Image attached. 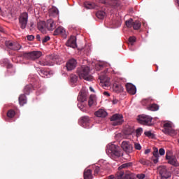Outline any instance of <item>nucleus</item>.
I'll list each match as a JSON object with an SVG mask.
<instances>
[{
    "mask_svg": "<svg viewBox=\"0 0 179 179\" xmlns=\"http://www.w3.org/2000/svg\"><path fill=\"white\" fill-rule=\"evenodd\" d=\"M45 26L48 31H53L56 28V23L53 20H48L47 22H45Z\"/></svg>",
    "mask_w": 179,
    "mask_h": 179,
    "instance_id": "nucleus-16",
    "label": "nucleus"
},
{
    "mask_svg": "<svg viewBox=\"0 0 179 179\" xmlns=\"http://www.w3.org/2000/svg\"><path fill=\"white\" fill-rule=\"evenodd\" d=\"M94 8V4H91L90 3H88V4H85V8L87 9H93Z\"/></svg>",
    "mask_w": 179,
    "mask_h": 179,
    "instance_id": "nucleus-46",
    "label": "nucleus"
},
{
    "mask_svg": "<svg viewBox=\"0 0 179 179\" xmlns=\"http://www.w3.org/2000/svg\"><path fill=\"white\" fill-rule=\"evenodd\" d=\"M124 175V171H119L115 174V179H135L134 176L131 173Z\"/></svg>",
    "mask_w": 179,
    "mask_h": 179,
    "instance_id": "nucleus-9",
    "label": "nucleus"
},
{
    "mask_svg": "<svg viewBox=\"0 0 179 179\" xmlns=\"http://www.w3.org/2000/svg\"><path fill=\"white\" fill-rule=\"evenodd\" d=\"M166 159L168 160V163L175 167H178L179 163L177 161L176 156L172 155L171 151H167L166 153Z\"/></svg>",
    "mask_w": 179,
    "mask_h": 179,
    "instance_id": "nucleus-7",
    "label": "nucleus"
},
{
    "mask_svg": "<svg viewBox=\"0 0 179 179\" xmlns=\"http://www.w3.org/2000/svg\"><path fill=\"white\" fill-rule=\"evenodd\" d=\"M110 120L113 127L122 125L124 122L123 115L118 113L114 114L110 117Z\"/></svg>",
    "mask_w": 179,
    "mask_h": 179,
    "instance_id": "nucleus-3",
    "label": "nucleus"
},
{
    "mask_svg": "<svg viewBox=\"0 0 179 179\" xmlns=\"http://www.w3.org/2000/svg\"><path fill=\"white\" fill-rule=\"evenodd\" d=\"M90 122V118L88 116H83L80 120V125L86 128L87 125Z\"/></svg>",
    "mask_w": 179,
    "mask_h": 179,
    "instance_id": "nucleus-17",
    "label": "nucleus"
},
{
    "mask_svg": "<svg viewBox=\"0 0 179 179\" xmlns=\"http://www.w3.org/2000/svg\"><path fill=\"white\" fill-rule=\"evenodd\" d=\"M126 89L129 94L134 95L136 93V87L135 85L128 83L126 85Z\"/></svg>",
    "mask_w": 179,
    "mask_h": 179,
    "instance_id": "nucleus-15",
    "label": "nucleus"
},
{
    "mask_svg": "<svg viewBox=\"0 0 179 179\" xmlns=\"http://www.w3.org/2000/svg\"><path fill=\"white\" fill-rule=\"evenodd\" d=\"M64 62V60L58 55H55V64H61Z\"/></svg>",
    "mask_w": 179,
    "mask_h": 179,
    "instance_id": "nucleus-42",
    "label": "nucleus"
},
{
    "mask_svg": "<svg viewBox=\"0 0 179 179\" xmlns=\"http://www.w3.org/2000/svg\"><path fill=\"white\" fill-rule=\"evenodd\" d=\"M92 171L91 169L84 170V179H92Z\"/></svg>",
    "mask_w": 179,
    "mask_h": 179,
    "instance_id": "nucleus-26",
    "label": "nucleus"
},
{
    "mask_svg": "<svg viewBox=\"0 0 179 179\" xmlns=\"http://www.w3.org/2000/svg\"><path fill=\"white\" fill-rule=\"evenodd\" d=\"M148 99H143V100H142V101H141V104H142L143 106H146V105L148 104Z\"/></svg>",
    "mask_w": 179,
    "mask_h": 179,
    "instance_id": "nucleus-52",
    "label": "nucleus"
},
{
    "mask_svg": "<svg viewBox=\"0 0 179 179\" xmlns=\"http://www.w3.org/2000/svg\"><path fill=\"white\" fill-rule=\"evenodd\" d=\"M95 101H96L95 95L91 94V96H90V99H88V106H90V107H92V106L94 104Z\"/></svg>",
    "mask_w": 179,
    "mask_h": 179,
    "instance_id": "nucleus-32",
    "label": "nucleus"
},
{
    "mask_svg": "<svg viewBox=\"0 0 179 179\" xmlns=\"http://www.w3.org/2000/svg\"><path fill=\"white\" fill-rule=\"evenodd\" d=\"M70 78H71V82L72 83H76L78 80V76L76 75L73 74L70 76Z\"/></svg>",
    "mask_w": 179,
    "mask_h": 179,
    "instance_id": "nucleus-43",
    "label": "nucleus"
},
{
    "mask_svg": "<svg viewBox=\"0 0 179 179\" xmlns=\"http://www.w3.org/2000/svg\"><path fill=\"white\" fill-rule=\"evenodd\" d=\"M53 75L52 71H41V76L45 78H50Z\"/></svg>",
    "mask_w": 179,
    "mask_h": 179,
    "instance_id": "nucleus-28",
    "label": "nucleus"
},
{
    "mask_svg": "<svg viewBox=\"0 0 179 179\" xmlns=\"http://www.w3.org/2000/svg\"><path fill=\"white\" fill-rule=\"evenodd\" d=\"M54 36H58V35H61L64 37L66 36V30L62 27H59L55 31L53 34Z\"/></svg>",
    "mask_w": 179,
    "mask_h": 179,
    "instance_id": "nucleus-18",
    "label": "nucleus"
},
{
    "mask_svg": "<svg viewBox=\"0 0 179 179\" xmlns=\"http://www.w3.org/2000/svg\"><path fill=\"white\" fill-rule=\"evenodd\" d=\"M96 117L106 118L108 116V113L103 109H99L95 113Z\"/></svg>",
    "mask_w": 179,
    "mask_h": 179,
    "instance_id": "nucleus-20",
    "label": "nucleus"
},
{
    "mask_svg": "<svg viewBox=\"0 0 179 179\" xmlns=\"http://www.w3.org/2000/svg\"><path fill=\"white\" fill-rule=\"evenodd\" d=\"M106 152L111 158H119L122 156L120 148L115 144H110L106 146Z\"/></svg>",
    "mask_w": 179,
    "mask_h": 179,
    "instance_id": "nucleus-1",
    "label": "nucleus"
},
{
    "mask_svg": "<svg viewBox=\"0 0 179 179\" xmlns=\"http://www.w3.org/2000/svg\"><path fill=\"white\" fill-rule=\"evenodd\" d=\"M159 150L158 148H155L153 151V157H152V160L153 161L154 164H157L159 162Z\"/></svg>",
    "mask_w": 179,
    "mask_h": 179,
    "instance_id": "nucleus-21",
    "label": "nucleus"
},
{
    "mask_svg": "<svg viewBox=\"0 0 179 179\" xmlns=\"http://www.w3.org/2000/svg\"><path fill=\"white\" fill-rule=\"evenodd\" d=\"M140 163L143 165H148V162L147 160L143 159H141L140 160Z\"/></svg>",
    "mask_w": 179,
    "mask_h": 179,
    "instance_id": "nucleus-51",
    "label": "nucleus"
},
{
    "mask_svg": "<svg viewBox=\"0 0 179 179\" xmlns=\"http://www.w3.org/2000/svg\"><path fill=\"white\" fill-rule=\"evenodd\" d=\"M108 179H114V176H109Z\"/></svg>",
    "mask_w": 179,
    "mask_h": 179,
    "instance_id": "nucleus-59",
    "label": "nucleus"
},
{
    "mask_svg": "<svg viewBox=\"0 0 179 179\" xmlns=\"http://www.w3.org/2000/svg\"><path fill=\"white\" fill-rule=\"evenodd\" d=\"M134 22L133 18H129L125 22V25L127 28H131L134 26Z\"/></svg>",
    "mask_w": 179,
    "mask_h": 179,
    "instance_id": "nucleus-35",
    "label": "nucleus"
},
{
    "mask_svg": "<svg viewBox=\"0 0 179 179\" xmlns=\"http://www.w3.org/2000/svg\"><path fill=\"white\" fill-rule=\"evenodd\" d=\"M99 82L101 83V86H102L104 89H106V87L110 86V83L106 80V75L99 76Z\"/></svg>",
    "mask_w": 179,
    "mask_h": 179,
    "instance_id": "nucleus-13",
    "label": "nucleus"
},
{
    "mask_svg": "<svg viewBox=\"0 0 179 179\" xmlns=\"http://www.w3.org/2000/svg\"><path fill=\"white\" fill-rule=\"evenodd\" d=\"M141 27V22L139 21H135L133 24V28L135 30H138Z\"/></svg>",
    "mask_w": 179,
    "mask_h": 179,
    "instance_id": "nucleus-38",
    "label": "nucleus"
},
{
    "mask_svg": "<svg viewBox=\"0 0 179 179\" xmlns=\"http://www.w3.org/2000/svg\"><path fill=\"white\" fill-rule=\"evenodd\" d=\"M121 148L127 153H131L133 152V145L129 141H122L121 143Z\"/></svg>",
    "mask_w": 179,
    "mask_h": 179,
    "instance_id": "nucleus-10",
    "label": "nucleus"
},
{
    "mask_svg": "<svg viewBox=\"0 0 179 179\" xmlns=\"http://www.w3.org/2000/svg\"><path fill=\"white\" fill-rule=\"evenodd\" d=\"M159 108V106L156 103L150 104L148 107V110H149L150 111H157Z\"/></svg>",
    "mask_w": 179,
    "mask_h": 179,
    "instance_id": "nucleus-31",
    "label": "nucleus"
},
{
    "mask_svg": "<svg viewBox=\"0 0 179 179\" xmlns=\"http://www.w3.org/2000/svg\"><path fill=\"white\" fill-rule=\"evenodd\" d=\"M106 17L105 11L99 10L96 13V17L98 19L103 20Z\"/></svg>",
    "mask_w": 179,
    "mask_h": 179,
    "instance_id": "nucleus-34",
    "label": "nucleus"
},
{
    "mask_svg": "<svg viewBox=\"0 0 179 179\" xmlns=\"http://www.w3.org/2000/svg\"><path fill=\"white\" fill-rule=\"evenodd\" d=\"M118 1L119 0H110V1L113 2L112 6H117L118 5ZM99 2H101V3H106V0H99Z\"/></svg>",
    "mask_w": 179,
    "mask_h": 179,
    "instance_id": "nucleus-40",
    "label": "nucleus"
},
{
    "mask_svg": "<svg viewBox=\"0 0 179 179\" xmlns=\"http://www.w3.org/2000/svg\"><path fill=\"white\" fill-rule=\"evenodd\" d=\"M19 103L20 106H24L27 103V98L24 94H21L19 97Z\"/></svg>",
    "mask_w": 179,
    "mask_h": 179,
    "instance_id": "nucleus-30",
    "label": "nucleus"
},
{
    "mask_svg": "<svg viewBox=\"0 0 179 179\" xmlns=\"http://www.w3.org/2000/svg\"><path fill=\"white\" fill-rule=\"evenodd\" d=\"M134 148H135V149L137 150H141V145L140 143H136L134 144Z\"/></svg>",
    "mask_w": 179,
    "mask_h": 179,
    "instance_id": "nucleus-48",
    "label": "nucleus"
},
{
    "mask_svg": "<svg viewBox=\"0 0 179 179\" xmlns=\"http://www.w3.org/2000/svg\"><path fill=\"white\" fill-rule=\"evenodd\" d=\"M162 132L170 136H175L177 133L175 129H173L172 124L169 122H166L164 124V129H162Z\"/></svg>",
    "mask_w": 179,
    "mask_h": 179,
    "instance_id": "nucleus-5",
    "label": "nucleus"
},
{
    "mask_svg": "<svg viewBox=\"0 0 179 179\" xmlns=\"http://www.w3.org/2000/svg\"><path fill=\"white\" fill-rule=\"evenodd\" d=\"M15 115V112L12 109L9 110L7 113V117L10 119L13 118Z\"/></svg>",
    "mask_w": 179,
    "mask_h": 179,
    "instance_id": "nucleus-41",
    "label": "nucleus"
},
{
    "mask_svg": "<svg viewBox=\"0 0 179 179\" xmlns=\"http://www.w3.org/2000/svg\"><path fill=\"white\" fill-rule=\"evenodd\" d=\"M87 92L85 90H82L80 93V95L78 97V101H80L81 103H84V101H87Z\"/></svg>",
    "mask_w": 179,
    "mask_h": 179,
    "instance_id": "nucleus-23",
    "label": "nucleus"
},
{
    "mask_svg": "<svg viewBox=\"0 0 179 179\" xmlns=\"http://www.w3.org/2000/svg\"><path fill=\"white\" fill-rule=\"evenodd\" d=\"M50 15L52 16H57L59 15V10L56 7H52L50 11Z\"/></svg>",
    "mask_w": 179,
    "mask_h": 179,
    "instance_id": "nucleus-36",
    "label": "nucleus"
},
{
    "mask_svg": "<svg viewBox=\"0 0 179 179\" xmlns=\"http://www.w3.org/2000/svg\"><path fill=\"white\" fill-rule=\"evenodd\" d=\"M103 94H104L105 96H107V97H109V96H110V94H109L108 92H103Z\"/></svg>",
    "mask_w": 179,
    "mask_h": 179,
    "instance_id": "nucleus-57",
    "label": "nucleus"
},
{
    "mask_svg": "<svg viewBox=\"0 0 179 179\" xmlns=\"http://www.w3.org/2000/svg\"><path fill=\"white\" fill-rule=\"evenodd\" d=\"M127 164H122L120 167H119V169H125V168H127Z\"/></svg>",
    "mask_w": 179,
    "mask_h": 179,
    "instance_id": "nucleus-54",
    "label": "nucleus"
},
{
    "mask_svg": "<svg viewBox=\"0 0 179 179\" xmlns=\"http://www.w3.org/2000/svg\"><path fill=\"white\" fill-rule=\"evenodd\" d=\"M117 103H118V100L117 99H113V104H117Z\"/></svg>",
    "mask_w": 179,
    "mask_h": 179,
    "instance_id": "nucleus-56",
    "label": "nucleus"
},
{
    "mask_svg": "<svg viewBox=\"0 0 179 179\" xmlns=\"http://www.w3.org/2000/svg\"><path fill=\"white\" fill-rule=\"evenodd\" d=\"M77 62L74 59H70L66 64V69L69 71L73 70L76 67Z\"/></svg>",
    "mask_w": 179,
    "mask_h": 179,
    "instance_id": "nucleus-14",
    "label": "nucleus"
},
{
    "mask_svg": "<svg viewBox=\"0 0 179 179\" xmlns=\"http://www.w3.org/2000/svg\"><path fill=\"white\" fill-rule=\"evenodd\" d=\"M159 173L162 178H164V179H168L171 176V173L167 171L166 167L160 168Z\"/></svg>",
    "mask_w": 179,
    "mask_h": 179,
    "instance_id": "nucleus-11",
    "label": "nucleus"
},
{
    "mask_svg": "<svg viewBox=\"0 0 179 179\" xmlns=\"http://www.w3.org/2000/svg\"><path fill=\"white\" fill-rule=\"evenodd\" d=\"M38 64H41V66H51L48 57L45 59L39 61Z\"/></svg>",
    "mask_w": 179,
    "mask_h": 179,
    "instance_id": "nucleus-29",
    "label": "nucleus"
},
{
    "mask_svg": "<svg viewBox=\"0 0 179 179\" xmlns=\"http://www.w3.org/2000/svg\"><path fill=\"white\" fill-rule=\"evenodd\" d=\"M143 130L142 128H138L136 130V136L137 137H140L143 133Z\"/></svg>",
    "mask_w": 179,
    "mask_h": 179,
    "instance_id": "nucleus-44",
    "label": "nucleus"
},
{
    "mask_svg": "<svg viewBox=\"0 0 179 179\" xmlns=\"http://www.w3.org/2000/svg\"><path fill=\"white\" fill-rule=\"evenodd\" d=\"M0 31H3V29L0 27Z\"/></svg>",
    "mask_w": 179,
    "mask_h": 179,
    "instance_id": "nucleus-62",
    "label": "nucleus"
},
{
    "mask_svg": "<svg viewBox=\"0 0 179 179\" xmlns=\"http://www.w3.org/2000/svg\"><path fill=\"white\" fill-rule=\"evenodd\" d=\"M36 39H37L38 41H41V36H40L39 35H37V36H36Z\"/></svg>",
    "mask_w": 179,
    "mask_h": 179,
    "instance_id": "nucleus-58",
    "label": "nucleus"
},
{
    "mask_svg": "<svg viewBox=\"0 0 179 179\" xmlns=\"http://www.w3.org/2000/svg\"><path fill=\"white\" fill-rule=\"evenodd\" d=\"M0 64L2 66H6L8 69L13 68V65L9 64L8 59H2L0 60Z\"/></svg>",
    "mask_w": 179,
    "mask_h": 179,
    "instance_id": "nucleus-27",
    "label": "nucleus"
},
{
    "mask_svg": "<svg viewBox=\"0 0 179 179\" xmlns=\"http://www.w3.org/2000/svg\"><path fill=\"white\" fill-rule=\"evenodd\" d=\"M152 117L149 115H138V122L140 124L151 127L152 125Z\"/></svg>",
    "mask_w": 179,
    "mask_h": 179,
    "instance_id": "nucleus-4",
    "label": "nucleus"
},
{
    "mask_svg": "<svg viewBox=\"0 0 179 179\" xmlns=\"http://www.w3.org/2000/svg\"><path fill=\"white\" fill-rule=\"evenodd\" d=\"M6 45L8 48L12 50H19L21 46L17 43H12L10 41L6 42Z\"/></svg>",
    "mask_w": 179,
    "mask_h": 179,
    "instance_id": "nucleus-12",
    "label": "nucleus"
},
{
    "mask_svg": "<svg viewBox=\"0 0 179 179\" xmlns=\"http://www.w3.org/2000/svg\"><path fill=\"white\" fill-rule=\"evenodd\" d=\"M42 53L39 51H33L29 52H23L22 56L27 59L31 60H35L36 59H38L40 57H41Z\"/></svg>",
    "mask_w": 179,
    "mask_h": 179,
    "instance_id": "nucleus-6",
    "label": "nucleus"
},
{
    "mask_svg": "<svg viewBox=\"0 0 179 179\" xmlns=\"http://www.w3.org/2000/svg\"><path fill=\"white\" fill-rule=\"evenodd\" d=\"M36 90V87L35 86H33L31 84H29V85H27L24 87V94H29V93L31 92H32V90Z\"/></svg>",
    "mask_w": 179,
    "mask_h": 179,
    "instance_id": "nucleus-24",
    "label": "nucleus"
},
{
    "mask_svg": "<svg viewBox=\"0 0 179 179\" xmlns=\"http://www.w3.org/2000/svg\"><path fill=\"white\" fill-rule=\"evenodd\" d=\"M50 40V38L49 36H45L44 38H42V43H45Z\"/></svg>",
    "mask_w": 179,
    "mask_h": 179,
    "instance_id": "nucleus-47",
    "label": "nucleus"
},
{
    "mask_svg": "<svg viewBox=\"0 0 179 179\" xmlns=\"http://www.w3.org/2000/svg\"><path fill=\"white\" fill-rule=\"evenodd\" d=\"M47 57L49 62H50V66H53L55 64V55H49Z\"/></svg>",
    "mask_w": 179,
    "mask_h": 179,
    "instance_id": "nucleus-37",
    "label": "nucleus"
},
{
    "mask_svg": "<svg viewBox=\"0 0 179 179\" xmlns=\"http://www.w3.org/2000/svg\"><path fill=\"white\" fill-rule=\"evenodd\" d=\"M165 153H166V151H165V150H164V148H160V149L159 150V155L164 156V155H165Z\"/></svg>",
    "mask_w": 179,
    "mask_h": 179,
    "instance_id": "nucleus-50",
    "label": "nucleus"
},
{
    "mask_svg": "<svg viewBox=\"0 0 179 179\" xmlns=\"http://www.w3.org/2000/svg\"><path fill=\"white\" fill-rule=\"evenodd\" d=\"M27 38L29 41H33L34 39V36L32 35L27 36Z\"/></svg>",
    "mask_w": 179,
    "mask_h": 179,
    "instance_id": "nucleus-53",
    "label": "nucleus"
},
{
    "mask_svg": "<svg viewBox=\"0 0 179 179\" xmlns=\"http://www.w3.org/2000/svg\"><path fill=\"white\" fill-rule=\"evenodd\" d=\"M28 23V14L27 13H22L21 15L19 16V24L20 28L24 30L26 29Z\"/></svg>",
    "mask_w": 179,
    "mask_h": 179,
    "instance_id": "nucleus-8",
    "label": "nucleus"
},
{
    "mask_svg": "<svg viewBox=\"0 0 179 179\" xmlns=\"http://www.w3.org/2000/svg\"><path fill=\"white\" fill-rule=\"evenodd\" d=\"M66 45L68 47L76 48L77 47L76 38L75 36H71L70 39L67 41Z\"/></svg>",
    "mask_w": 179,
    "mask_h": 179,
    "instance_id": "nucleus-19",
    "label": "nucleus"
},
{
    "mask_svg": "<svg viewBox=\"0 0 179 179\" xmlns=\"http://www.w3.org/2000/svg\"><path fill=\"white\" fill-rule=\"evenodd\" d=\"M150 152V149H146L145 150V155H148V154H149Z\"/></svg>",
    "mask_w": 179,
    "mask_h": 179,
    "instance_id": "nucleus-55",
    "label": "nucleus"
},
{
    "mask_svg": "<svg viewBox=\"0 0 179 179\" xmlns=\"http://www.w3.org/2000/svg\"><path fill=\"white\" fill-rule=\"evenodd\" d=\"M136 37H134V36H131V37H129V43H130L131 45H133L134 43L136 42Z\"/></svg>",
    "mask_w": 179,
    "mask_h": 179,
    "instance_id": "nucleus-45",
    "label": "nucleus"
},
{
    "mask_svg": "<svg viewBox=\"0 0 179 179\" xmlns=\"http://www.w3.org/2000/svg\"><path fill=\"white\" fill-rule=\"evenodd\" d=\"M144 134L148 138H150L152 139H154L155 138V134L154 133H152L150 131H145Z\"/></svg>",
    "mask_w": 179,
    "mask_h": 179,
    "instance_id": "nucleus-39",
    "label": "nucleus"
},
{
    "mask_svg": "<svg viewBox=\"0 0 179 179\" xmlns=\"http://www.w3.org/2000/svg\"><path fill=\"white\" fill-rule=\"evenodd\" d=\"M77 72L81 79L83 78L87 81H92L93 80V76L90 74V69L87 66H83L78 68Z\"/></svg>",
    "mask_w": 179,
    "mask_h": 179,
    "instance_id": "nucleus-2",
    "label": "nucleus"
},
{
    "mask_svg": "<svg viewBox=\"0 0 179 179\" xmlns=\"http://www.w3.org/2000/svg\"><path fill=\"white\" fill-rule=\"evenodd\" d=\"M78 107H79V108H80V110H83V106H81V107L80 106V104H78Z\"/></svg>",
    "mask_w": 179,
    "mask_h": 179,
    "instance_id": "nucleus-60",
    "label": "nucleus"
},
{
    "mask_svg": "<svg viewBox=\"0 0 179 179\" xmlns=\"http://www.w3.org/2000/svg\"><path fill=\"white\" fill-rule=\"evenodd\" d=\"M136 178L138 179H145V175L144 173L137 174Z\"/></svg>",
    "mask_w": 179,
    "mask_h": 179,
    "instance_id": "nucleus-49",
    "label": "nucleus"
},
{
    "mask_svg": "<svg viewBox=\"0 0 179 179\" xmlns=\"http://www.w3.org/2000/svg\"><path fill=\"white\" fill-rule=\"evenodd\" d=\"M101 172H103V169L101 166H94V174H95V176Z\"/></svg>",
    "mask_w": 179,
    "mask_h": 179,
    "instance_id": "nucleus-33",
    "label": "nucleus"
},
{
    "mask_svg": "<svg viewBox=\"0 0 179 179\" xmlns=\"http://www.w3.org/2000/svg\"><path fill=\"white\" fill-rule=\"evenodd\" d=\"M38 29L41 31L43 34L46 33V22L44 21L39 22L37 24Z\"/></svg>",
    "mask_w": 179,
    "mask_h": 179,
    "instance_id": "nucleus-22",
    "label": "nucleus"
},
{
    "mask_svg": "<svg viewBox=\"0 0 179 179\" xmlns=\"http://www.w3.org/2000/svg\"><path fill=\"white\" fill-rule=\"evenodd\" d=\"M90 90H91L92 92H94V89L92 87H90Z\"/></svg>",
    "mask_w": 179,
    "mask_h": 179,
    "instance_id": "nucleus-61",
    "label": "nucleus"
},
{
    "mask_svg": "<svg viewBox=\"0 0 179 179\" xmlns=\"http://www.w3.org/2000/svg\"><path fill=\"white\" fill-rule=\"evenodd\" d=\"M113 91L117 93H120L124 91V88L121 85L115 83L113 85Z\"/></svg>",
    "mask_w": 179,
    "mask_h": 179,
    "instance_id": "nucleus-25",
    "label": "nucleus"
}]
</instances>
